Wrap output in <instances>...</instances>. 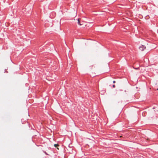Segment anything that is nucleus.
<instances>
[{"label": "nucleus", "mask_w": 158, "mask_h": 158, "mask_svg": "<svg viewBox=\"0 0 158 158\" xmlns=\"http://www.w3.org/2000/svg\"><path fill=\"white\" fill-rule=\"evenodd\" d=\"M135 69H138V68H135Z\"/></svg>", "instance_id": "nucleus-6"}, {"label": "nucleus", "mask_w": 158, "mask_h": 158, "mask_svg": "<svg viewBox=\"0 0 158 158\" xmlns=\"http://www.w3.org/2000/svg\"><path fill=\"white\" fill-rule=\"evenodd\" d=\"M81 19H78V23L80 25H81V24L80 23V20Z\"/></svg>", "instance_id": "nucleus-2"}, {"label": "nucleus", "mask_w": 158, "mask_h": 158, "mask_svg": "<svg viewBox=\"0 0 158 158\" xmlns=\"http://www.w3.org/2000/svg\"><path fill=\"white\" fill-rule=\"evenodd\" d=\"M115 87V85H113V88H114V87Z\"/></svg>", "instance_id": "nucleus-5"}, {"label": "nucleus", "mask_w": 158, "mask_h": 158, "mask_svg": "<svg viewBox=\"0 0 158 158\" xmlns=\"http://www.w3.org/2000/svg\"><path fill=\"white\" fill-rule=\"evenodd\" d=\"M57 148L58 149H59V148Z\"/></svg>", "instance_id": "nucleus-7"}, {"label": "nucleus", "mask_w": 158, "mask_h": 158, "mask_svg": "<svg viewBox=\"0 0 158 158\" xmlns=\"http://www.w3.org/2000/svg\"><path fill=\"white\" fill-rule=\"evenodd\" d=\"M54 146L55 147H57V146H59V145H58V144H55L54 145Z\"/></svg>", "instance_id": "nucleus-3"}, {"label": "nucleus", "mask_w": 158, "mask_h": 158, "mask_svg": "<svg viewBox=\"0 0 158 158\" xmlns=\"http://www.w3.org/2000/svg\"><path fill=\"white\" fill-rule=\"evenodd\" d=\"M113 83H115V81H113Z\"/></svg>", "instance_id": "nucleus-4"}, {"label": "nucleus", "mask_w": 158, "mask_h": 158, "mask_svg": "<svg viewBox=\"0 0 158 158\" xmlns=\"http://www.w3.org/2000/svg\"><path fill=\"white\" fill-rule=\"evenodd\" d=\"M145 47L143 45H141L139 47V49L142 51L145 49Z\"/></svg>", "instance_id": "nucleus-1"}]
</instances>
